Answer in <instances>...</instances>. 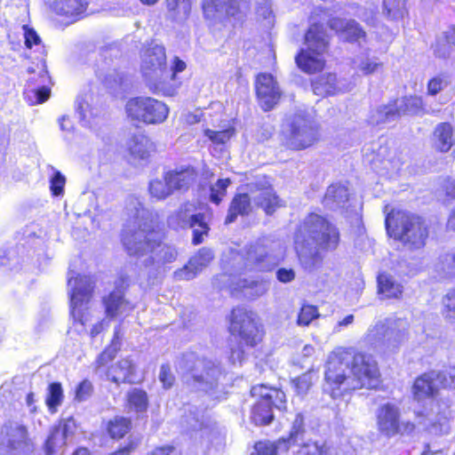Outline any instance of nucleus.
I'll use <instances>...</instances> for the list:
<instances>
[{
	"mask_svg": "<svg viewBox=\"0 0 455 455\" xmlns=\"http://www.w3.org/2000/svg\"><path fill=\"white\" fill-rule=\"evenodd\" d=\"M131 426L132 423L129 419L116 417L108 422V432L111 438L121 439L130 431Z\"/></svg>",
	"mask_w": 455,
	"mask_h": 455,
	"instance_id": "c03bdc74",
	"label": "nucleus"
},
{
	"mask_svg": "<svg viewBox=\"0 0 455 455\" xmlns=\"http://www.w3.org/2000/svg\"><path fill=\"white\" fill-rule=\"evenodd\" d=\"M377 426L379 431L387 437L411 433L414 429L412 423L400 421V409L390 403H385L378 409Z\"/></svg>",
	"mask_w": 455,
	"mask_h": 455,
	"instance_id": "dca6fc26",
	"label": "nucleus"
},
{
	"mask_svg": "<svg viewBox=\"0 0 455 455\" xmlns=\"http://www.w3.org/2000/svg\"><path fill=\"white\" fill-rule=\"evenodd\" d=\"M288 451V445L284 438L279 439L276 443L260 441L256 443L254 451L251 455H276L279 452Z\"/></svg>",
	"mask_w": 455,
	"mask_h": 455,
	"instance_id": "4c0bfd02",
	"label": "nucleus"
},
{
	"mask_svg": "<svg viewBox=\"0 0 455 455\" xmlns=\"http://www.w3.org/2000/svg\"><path fill=\"white\" fill-rule=\"evenodd\" d=\"M269 283L266 281H249L247 279H241L237 283V288L243 292L244 296L256 299L267 292Z\"/></svg>",
	"mask_w": 455,
	"mask_h": 455,
	"instance_id": "c9c22d12",
	"label": "nucleus"
},
{
	"mask_svg": "<svg viewBox=\"0 0 455 455\" xmlns=\"http://www.w3.org/2000/svg\"><path fill=\"white\" fill-rule=\"evenodd\" d=\"M350 361L351 352L344 349L335 350L328 357L323 390L334 399L352 390Z\"/></svg>",
	"mask_w": 455,
	"mask_h": 455,
	"instance_id": "6e6552de",
	"label": "nucleus"
},
{
	"mask_svg": "<svg viewBox=\"0 0 455 455\" xmlns=\"http://www.w3.org/2000/svg\"><path fill=\"white\" fill-rule=\"evenodd\" d=\"M356 68L363 75H371L382 68L383 63L376 56H371L370 50L361 52L355 61Z\"/></svg>",
	"mask_w": 455,
	"mask_h": 455,
	"instance_id": "f704fd0d",
	"label": "nucleus"
},
{
	"mask_svg": "<svg viewBox=\"0 0 455 455\" xmlns=\"http://www.w3.org/2000/svg\"><path fill=\"white\" fill-rule=\"evenodd\" d=\"M119 349L120 336L119 330L116 327L115 329V333L111 344L105 348V350L98 356L96 360V370L100 371L101 367L113 361Z\"/></svg>",
	"mask_w": 455,
	"mask_h": 455,
	"instance_id": "ea45409f",
	"label": "nucleus"
},
{
	"mask_svg": "<svg viewBox=\"0 0 455 455\" xmlns=\"http://www.w3.org/2000/svg\"><path fill=\"white\" fill-rule=\"evenodd\" d=\"M406 327L403 319L379 322L368 330L365 339L375 347L393 350L405 340Z\"/></svg>",
	"mask_w": 455,
	"mask_h": 455,
	"instance_id": "9d476101",
	"label": "nucleus"
},
{
	"mask_svg": "<svg viewBox=\"0 0 455 455\" xmlns=\"http://www.w3.org/2000/svg\"><path fill=\"white\" fill-rule=\"evenodd\" d=\"M191 0H166L167 9L176 20H185L191 9Z\"/></svg>",
	"mask_w": 455,
	"mask_h": 455,
	"instance_id": "a18cd8bd",
	"label": "nucleus"
},
{
	"mask_svg": "<svg viewBox=\"0 0 455 455\" xmlns=\"http://www.w3.org/2000/svg\"><path fill=\"white\" fill-rule=\"evenodd\" d=\"M166 173L173 192L187 191L196 182L198 176L196 169L191 166L177 168Z\"/></svg>",
	"mask_w": 455,
	"mask_h": 455,
	"instance_id": "393cba45",
	"label": "nucleus"
},
{
	"mask_svg": "<svg viewBox=\"0 0 455 455\" xmlns=\"http://www.w3.org/2000/svg\"><path fill=\"white\" fill-rule=\"evenodd\" d=\"M51 9L75 21L84 16L87 4L82 0H49Z\"/></svg>",
	"mask_w": 455,
	"mask_h": 455,
	"instance_id": "a878e982",
	"label": "nucleus"
},
{
	"mask_svg": "<svg viewBox=\"0 0 455 455\" xmlns=\"http://www.w3.org/2000/svg\"><path fill=\"white\" fill-rule=\"evenodd\" d=\"M52 175L50 178V189L54 196H60L63 195L64 187L66 184L65 176L58 170L51 167Z\"/></svg>",
	"mask_w": 455,
	"mask_h": 455,
	"instance_id": "3c124183",
	"label": "nucleus"
},
{
	"mask_svg": "<svg viewBox=\"0 0 455 455\" xmlns=\"http://www.w3.org/2000/svg\"><path fill=\"white\" fill-rule=\"evenodd\" d=\"M305 42L307 50H302L296 57L298 67L306 73H315L323 69L324 60L321 57L328 48V36L321 24H312L308 28Z\"/></svg>",
	"mask_w": 455,
	"mask_h": 455,
	"instance_id": "1a4fd4ad",
	"label": "nucleus"
},
{
	"mask_svg": "<svg viewBox=\"0 0 455 455\" xmlns=\"http://www.w3.org/2000/svg\"><path fill=\"white\" fill-rule=\"evenodd\" d=\"M128 405L131 410L137 412L145 411L148 408L147 393L141 389L134 388L128 393Z\"/></svg>",
	"mask_w": 455,
	"mask_h": 455,
	"instance_id": "09e8293b",
	"label": "nucleus"
},
{
	"mask_svg": "<svg viewBox=\"0 0 455 455\" xmlns=\"http://www.w3.org/2000/svg\"><path fill=\"white\" fill-rule=\"evenodd\" d=\"M272 390L273 387H269L265 385H258L251 387V394L254 397H259V401H267V403H269V399L271 400Z\"/></svg>",
	"mask_w": 455,
	"mask_h": 455,
	"instance_id": "0e129e2a",
	"label": "nucleus"
},
{
	"mask_svg": "<svg viewBox=\"0 0 455 455\" xmlns=\"http://www.w3.org/2000/svg\"><path fill=\"white\" fill-rule=\"evenodd\" d=\"M257 189L253 191L251 188V191L252 193V200L254 204L262 208L267 214H272L276 208L280 207V200L274 193V190L271 187L266 186V183L261 185L259 188L258 184H255Z\"/></svg>",
	"mask_w": 455,
	"mask_h": 455,
	"instance_id": "cd10ccee",
	"label": "nucleus"
},
{
	"mask_svg": "<svg viewBox=\"0 0 455 455\" xmlns=\"http://www.w3.org/2000/svg\"><path fill=\"white\" fill-rule=\"evenodd\" d=\"M315 95L327 97L344 93L352 89V84L346 78H338L334 73H324L311 82Z\"/></svg>",
	"mask_w": 455,
	"mask_h": 455,
	"instance_id": "f3484780",
	"label": "nucleus"
},
{
	"mask_svg": "<svg viewBox=\"0 0 455 455\" xmlns=\"http://www.w3.org/2000/svg\"><path fill=\"white\" fill-rule=\"evenodd\" d=\"M241 0H204L203 11L206 19L218 16H234L240 8Z\"/></svg>",
	"mask_w": 455,
	"mask_h": 455,
	"instance_id": "b1692460",
	"label": "nucleus"
},
{
	"mask_svg": "<svg viewBox=\"0 0 455 455\" xmlns=\"http://www.w3.org/2000/svg\"><path fill=\"white\" fill-rule=\"evenodd\" d=\"M433 140L435 148L443 153L448 152L455 142L452 126L449 123L437 124L434 131Z\"/></svg>",
	"mask_w": 455,
	"mask_h": 455,
	"instance_id": "c85d7f7f",
	"label": "nucleus"
},
{
	"mask_svg": "<svg viewBox=\"0 0 455 455\" xmlns=\"http://www.w3.org/2000/svg\"><path fill=\"white\" fill-rule=\"evenodd\" d=\"M398 117L404 115L418 116L427 113L423 108V100L420 97L410 96L397 100L395 102Z\"/></svg>",
	"mask_w": 455,
	"mask_h": 455,
	"instance_id": "2f4dec72",
	"label": "nucleus"
},
{
	"mask_svg": "<svg viewBox=\"0 0 455 455\" xmlns=\"http://www.w3.org/2000/svg\"><path fill=\"white\" fill-rule=\"evenodd\" d=\"M313 383V373L307 371L293 380L294 387L298 395H305Z\"/></svg>",
	"mask_w": 455,
	"mask_h": 455,
	"instance_id": "6e6d98bb",
	"label": "nucleus"
},
{
	"mask_svg": "<svg viewBox=\"0 0 455 455\" xmlns=\"http://www.w3.org/2000/svg\"><path fill=\"white\" fill-rule=\"evenodd\" d=\"M177 368L185 375L187 382L192 379L196 388L220 398L218 394L222 391L220 387L224 375L219 363L190 352L178 360Z\"/></svg>",
	"mask_w": 455,
	"mask_h": 455,
	"instance_id": "7ed1b4c3",
	"label": "nucleus"
},
{
	"mask_svg": "<svg viewBox=\"0 0 455 455\" xmlns=\"http://www.w3.org/2000/svg\"><path fill=\"white\" fill-rule=\"evenodd\" d=\"M271 400L269 399V406L271 408L274 406L278 410H284L285 409V402H286V396L285 394L277 388H273L271 391Z\"/></svg>",
	"mask_w": 455,
	"mask_h": 455,
	"instance_id": "680f3d73",
	"label": "nucleus"
},
{
	"mask_svg": "<svg viewBox=\"0 0 455 455\" xmlns=\"http://www.w3.org/2000/svg\"><path fill=\"white\" fill-rule=\"evenodd\" d=\"M443 305L446 308V318L455 323V290L447 293L443 299Z\"/></svg>",
	"mask_w": 455,
	"mask_h": 455,
	"instance_id": "bf43d9fd",
	"label": "nucleus"
},
{
	"mask_svg": "<svg viewBox=\"0 0 455 455\" xmlns=\"http://www.w3.org/2000/svg\"><path fill=\"white\" fill-rule=\"evenodd\" d=\"M443 191L444 192V201L450 203L455 199V180L446 179L442 185Z\"/></svg>",
	"mask_w": 455,
	"mask_h": 455,
	"instance_id": "774afa93",
	"label": "nucleus"
},
{
	"mask_svg": "<svg viewBox=\"0 0 455 455\" xmlns=\"http://www.w3.org/2000/svg\"><path fill=\"white\" fill-rule=\"evenodd\" d=\"M230 185L229 179L219 180L211 187L210 200L219 204L226 195V189Z\"/></svg>",
	"mask_w": 455,
	"mask_h": 455,
	"instance_id": "864d4df0",
	"label": "nucleus"
},
{
	"mask_svg": "<svg viewBox=\"0 0 455 455\" xmlns=\"http://www.w3.org/2000/svg\"><path fill=\"white\" fill-rule=\"evenodd\" d=\"M68 286L70 290V306L71 315L76 321L85 323L84 319L83 307L86 305L92 294L93 282L91 277L86 275H79L73 279L69 277Z\"/></svg>",
	"mask_w": 455,
	"mask_h": 455,
	"instance_id": "2eb2a0df",
	"label": "nucleus"
},
{
	"mask_svg": "<svg viewBox=\"0 0 455 455\" xmlns=\"http://www.w3.org/2000/svg\"><path fill=\"white\" fill-rule=\"evenodd\" d=\"M195 210L193 204L185 203L168 217L167 223L169 227L174 229L192 228L193 243L199 244L204 240L203 236L208 234L209 227L205 221L204 214L195 213Z\"/></svg>",
	"mask_w": 455,
	"mask_h": 455,
	"instance_id": "ddd939ff",
	"label": "nucleus"
},
{
	"mask_svg": "<svg viewBox=\"0 0 455 455\" xmlns=\"http://www.w3.org/2000/svg\"><path fill=\"white\" fill-rule=\"evenodd\" d=\"M256 92L259 104L265 111L271 109L281 97L277 83L268 74H260L257 76Z\"/></svg>",
	"mask_w": 455,
	"mask_h": 455,
	"instance_id": "a211bd4d",
	"label": "nucleus"
},
{
	"mask_svg": "<svg viewBox=\"0 0 455 455\" xmlns=\"http://www.w3.org/2000/svg\"><path fill=\"white\" fill-rule=\"evenodd\" d=\"M234 134V129H226L222 131L204 130V135L215 145H223L227 143Z\"/></svg>",
	"mask_w": 455,
	"mask_h": 455,
	"instance_id": "603ef678",
	"label": "nucleus"
},
{
	"mask_svg": "<svg viewBox=\"0 0 455 455\" xmlns=\"http://www.w3.org/2000/svg\"><path fill=\"white\" fill-rule=\"evenodd\" d=\"M213 252L211 249L202 248L194 255L187 265L174 272L177 280H191L195 278L213 259Z\"/></svg>",
	"mask_w": 455,
	"mask_h": 455,
	"instance_id": "aec40b11",
	"label": "nucleus"
},
{
	"mask_svg": "<svg viewBox=\"0 0 455 455\" xmlns=\"http://www.w3.org/2000/svg\"><path fill=\"white\" fill-rule=\"evenodd\" d=\"M386 228L409 251L424 248L429 235L428 225L422 217L404 211H392L387 214Z\"/></svg>",
	"mask_w": 455,
	"mask_h": 455,
	"instance_id": "20e7f679",
	"label": "nucleus"
},
{
	"mask_svg": "<svg viewBox=\"0 0 455 455\" xmlns=\"http://www.w3.org/2000/svg\"><path fill=\"white\" fill-rule=\"evenodd\" d=\"M159 379L163 383L164 388H170L174 382V376L171 372V368L168 364H163L159 372Z\"/></svg>",
	"mask_w": 455,
	"mask_h": 455,
	"instance_id": "69168bd1",
	"label": "nucleus"
},
{
	"mask_svg": "<svg viewBox=\"0 0 455 455\" xmlns=\"http://www.w3.org/2000/svg\"><path fill=\"white\" fill-rule=\"evenodd\" d=\"M297 455H328V447L323 443L300 441Z\"/></svg>",
	"mask_w": 455,
	"mask_h": 455,
	"instance_id": "8fccbe9b",
	"label": "nucleus"
},
{
	"mask_svg": "<svg viewBox=\"0 0 455 455\" xmlns=\"http://www.w3.org/2000/svg\"><path fill=\"white\" fill-rule=\"evenodd\" d=\"M103 305L107 317L111 319L125 317L133 309V306L124 298L121 291H114L104 297Z\"/></svg>",
	"mask_w": 455,
	"mask_h": 455,
	"instance_id": "5701e85b",
	"label": "nucleus"
},
{
	"mask_svg": "<svg viewBox=\"0 0 455 455\" xmlns=\"http://www.w3.org/2000/svg\"><path fill=\"white\" fill-rule=\"evenodd\" d=\"M51 90L47 86H41L37 89H30L26 92L28 101L31 105L46 101L50 97Z\"/></svg>",
	"mask_w": 455,
	"mask_h": 455,
	"instance_id": "5fc2aeb1",
	"label": "nucleus"
},
{
	"mask_svg": "<svg viewBox=\"0 0 455 455\" xmlns=\"http://www.w3.org/2000/svg\"><path fill=\"white\" fill-rule=\"evenodd\" d=\"M398 114L395 103L381 106L371 112L370 122L372 124H387L398 119Z\"/></svg>",
	"mask_w": 455,
	"mask_h": 455,
	"instance_id": "58836bf2",
	"label": "nucleus"
},
{
	"mask_svg": "<svg viewBox=\"0 0 455 455\" xmlns=\"http://www.w3.org/2000/svg\"><path fill=\"white\" fill-rule=\"evenodd\" d=\"M3 432L6 435V444L12 455L27 454L32 451V445L28 441L27 429L18 424L4 426Z\"/></svg>",
	"mask_w": 455,
	"mask_h": 455,
	"instance_id": "412c9836",
	"label": "nucleus"
},
{
	"mask_svg": "<svg viewBox=\"0 0 455 455\" xmlns=\"http://www.w3.org/2000/svg\"><path fill=\"white\" fill-rule=\"evenodd\" d=\"M141 72L153 92H162L165 96H172L175 93L176 86L167 85L171 75L168 71L164 46L155 44L144 52Z\"/></svg>",
	"mask_w": 455,
	"mask_h": 455,
	"instance_id": "423d86ee",
	"label": "nucleus"
},
{
	"mask_svg": "<svg viewBox=\"0 0 455 455\" xmlns=\"http://www.w3.org/2000/svg\"><path fill=\"white\" fill-rule=\"evenodd\" d=\"M67 425L54 426L51 429L50 435L45 442V452L47 455L53 454L58 448H61L66 443Z\"/></svg>",
	"mask_w": 455,
	"mask_h": 455,
	"instance_id": "e433bc0d",
	"label": "nucleus"
},
{
	"mask_svg": "<svg viewBox=\"0 0 455 455\" xmlns=\"http://www.w3.org/2000/svg\"><path fill=\"white\" fill-rule=\"evenodd\" d=\"M125 110L129 118L147 124H162L169 114V108L164 102L144 96L130 99Z\"/></svg>",
	"mask_w": 455,
	"mask_h": 455,
	"instance_id": "9b49d317",
	"label": "nucleus"
},
{
	"mask_svg": "<svg viewBox=\"0 0 455 455\" xmlns=\"http://www.w3.org/2000/svg\"><path fill=\"white\" fill-rule=\"evenodd\" d=\"M444 379L441 378L439 371H432L418 377L412 387L414 398L418 401L437 395Z\"/></svg>",
	"mask_w": 455,
	"mask_h": 455,
	"instance_id": "6ab92c4d",
	"label": "nucleus"
},
{
	"mask_svg": "<svg viewBox=\"0 0 455 455\" xmlns=\"http://www.w3.org/2000/svg\"><path fill=\"white\" fill-rule=\"evenodd\" d=\"M230 329L237 333L248 346H256L262 339L258 317L255 313L243 307H236L232 311Z\"/></svg>",
	"mask_w": 455,
	"mask_h": 455,
	"instance_id": "4468645a",
	"label": "nucleus"
},
{
	"mask_svg": "<svg viewBox=\"0 0 455 455\" xmlns=\"http://www.w3.org/2000/svg\"><path fill=\"white\" fill-rule=\"evenodd\" d=\"M132 205L135 211L133 228L125 230L122 238L127 253L140 258L150 252L151 255L145 259L147 267L173 262L178 252L174 247L160 243V235L155 230L149 212L138 201L132 202Z\"/></svg>",
	"mask_w": 455,
	"mask_h": 455,
	"instance_id": "f257e3e1",
	"label": "nucleus"
},
{
	"mask_svg": "<svg viewBox=\"0 0 455 455\" xmlns=\"http://www.w3.org/2000/svg\"><path fill=\"white\" fill-rule=\"evenodd\" d=\"M440 376L444 380L442 382L443 387H455V367H450L444 371H439Z\"/></svg>",
	"mask_w": 455,
	"mask_h": 455,
	"instance_id": "338daca9",
	"label": "nucleus"
},
{
	"mask_svg": "<svg viewBox=\"0 0 455 455\" xmlns=\"http://www.w3.org/2000/svg\"><path fill=\"white\" fill-rule=\"evenodd\" d=\"M278 262L279 257L269 250L262 241H257L243 251H231L228 265L233 273L267 272L272 270Z\"/></svg>",
	"mask_w": 455,
	"mask_h": 455,
	"instance_id": "0eeeda50",
	"label": "nucleus"
},
{
	"mask_svg": "<svg viewBox=\"0 0 455 455\" xmlns=\"http://www.w3.org/2000/svg\"><path fill=\"white\" fill-rule=\"evenodd\" d=\"M92 392V384L87 380H83L76 389V400L78 402L88 399Z\"/></svg>",
	"mask_w": 455,
	"mask_h": 455,
	"instance_id": "052dcab7",
	"label": "nucleus"
},
{
	"mask_svg": "<svg viewBox=\"0 0 455 455\" xmlns=\"http://www.w3.org/2000/svg\"><path fill=\"white\" fill-rule=\"evenodd\" d=\"M152 146V142L147 136L138 134L130 139L128 142V150L134 162L146 160L150 155Z\"/></svg>",
	"mask_w": 455,
	"mask_h": 455,
	"instance_id": "c756f323",
	"label": "nucleus"
},
{
	"mask_svg": "<svg viewBox=\"0 0 455 455\" xmlns=\"http://www.w3.org/2000/svg\"><path fill=\"white\" fill-rule=\"evenodd\" d=\"M251 211V197L248 194L236 195L230 204L226 223H232L238 215H248Z\"/></svg>",
	"mask_w": 455,
	"mask_h": 455,
	"instance_id": "473e14b6",
	"label": "nucleus"
},
{
	"mask_svg": "<svg viewBox=\"0 0 455 455\" xmlns=\"http://www.w3.org/2000/svg\"><path fill=\"white\" fill-rule=\"evenodd\" d=\"M379 292L387 299H397L403 293V285L391 275L382 273L378 276Z\"/></svg>",
	"mask_w": 455,
	"mask_h": 455,
	"instance_id": "72a5a7b5",
	"label": "nucleus"
},
{
	"mask_svg": "<svg viewBox=\"0 0 455 455\" xmlns=\"http://www.w3.org/2000/svg\"><path fill=\"white\" fill-rule=\"evenodd\" d=\"M438 267L447 275H455V252L447 253L440 258Z\"/></svg>",
	"mask_w": 455,
	"mask_h": 455,
	"instance_id": "4d7b16f0",
	"label": "nucleus"
},
{
	"mask_svg": "<svg viewBox=\"0 0 455 455\" xmlns=\"http://www.w3.org/2000/svg\"><path fill=\"white\" fill-rule=\"evenodd\" d=\"M22 28L24 30L25 44L28 48H32L33 45L39 46L41 44V38L35 29L26 25L23 26Z\"/></svg>",
	"mask_w": 455,
	"mask_h": 455,
	"instance_id": "e2e57ef3",
	"label": "nucleus"
},
{
	"mask_svg": "<svg viewBox=\"0 0 455 455\" xmlns=\"http://www.w3.org/2000/svg\"><path fill=\"white\" fill-rule=\"evenodd\" d=\"M347 200V188L340 184H332L327 188L323 203L326 208L336 210L343 207Z\"/></svg>",
	"mask_w": 455,
	"mask_h": 455,
	"instance_id": "7c9ffc66",
	"label": "nucleus"
},
{
	"mask_svg": "<svg viewBox=\"0 0 455 455\" xmlns=\"http://www.w3.org/2000/svg\"><path fill=\"white\" fill-rule=\"evenodd\" d=\"M318 312L317 308L314 306L304 305L298 317V323L299 325H308L310 322L317 317Z\"/></svg>",
	"mask_w": 455,
	"mask_h": 455,
	"instance_id": "13d9d810",
	"label": "nucleus"
},
{
	"mask_svg": "<svg viewBox=\"0 0 455 455\" xmlns=\"http://www.w3.org/2000/svg\"><path fill=\"white\" fill-rule=\"evenodd\" d=\"M305 433V417L302 413H297L292 420L290 435L288 438H284L288 445V449L291 444H299L300 441H303Z\"/></svg>",
	"mask_w": 455,
	"mask_h": 455,
	"instance_id": "37998d69",
	"label": "nucleus"
},
{
	"mask_svg": "<svg viewBox=\"0 0 455 455\" xmlns=\"http://www.w3.org/2000/svg\"><path fill=\"white\" fill-rule=\"evenodd\" d=\"M63 390L61 384L59 382L51 383L47 389L46 404L49 410L52 412L56 411L63 401Z\"/></svg>",
	"mask_w": 455,
	"mask_h": 455,
	"instance_id": "de8ad7c7",
	"label": "nucleus"
},
{
	"mask_svg": "<svg viewBox=\"0 0 455 455\" xmlns=\"http://www.w3.org/2000/svg\"><path fill=\"white\" fill-rule=\"evenodd\" d=\"M352 390L375 388L379 384V371L376 361L370 355L351 353L350 370Z\"/></svg>",
	"mask_w": 455,
	"mask_h": 455,
	"instance_id": "f8f14e48",
	"label": "nucleus"
},
{
	"mask_svg": "<svg viewBox=\"0 0 455 455\" xmlns=\"http://www.w3.org/2000/svg\"><path fill=\"white\" fill-rule=\"evenodd\" d=\"M318 139L317 126L304 111L289 114L284 118L281 140L287 148L303 150L313 146Z\"/></svg>",
	"mask_w": 455,
	"mask_h": 455,
	"instance_id": "39448f33",
	"label": "nucleus"
},
{
	"mask_svg": "<svg viewBox=\"0 0 455 455\" xmlns=\"http://www.w3.org/2000/svg\"><path fill=\"white\" fill-rule=\"evenodd\" d=\"M167 179V173L164 174L163 180L156 179L150 181L148 190L150 196L156 200H164L173 194L172 186Z\"/></svg>",
	"mask_w": 455,
	"mask_h": 455,
	"instance_id": "a19ab883",
	"label": "nucleus"
},
{
	"mask_svg": "<svg viewBox=\"0 0 455 455\" xmlns=\"http://www.w3.org/2000/svg\"><path fill=\"white\" fill-rule=\"evenodd\" d=\"M329 27L339 34V36L347 42H357L362 45L363 42L366 41V34L359 26V24L353 20H346L339 18H332L329 20Z\"/></svg>",
	"mask_w": 455,
	"mask_h": 455,
	"instance_id": "4be33fe9",
	"label": "nucleus"
},
{
	"mask_svg": "<svg viewBox=\"0 0 455 455\" xmlns=\"http://www.w3.org/2000/svg\"><path fill=\"white\" fill-rule=\"evenodd\" d=\"M339 241L337 228L323 217L311 213L295 233V250L300 265L307 271L318 268L323 262L319 248L334 249Z\"/></svg>",
	"mask_w": 455,
	"mask_h": 455,
	"instance_id": "f03ea898",
	"label": "nucleus"
},
{
	"mask_svg": "<svg viewBox=\"0 0 455 455\" xmlns=\"http://www.w3.org/2000/svg\"><path fill=\"white\" fill-rule=\"evenodd\" d=\"M405 13V0H383V14L388 19L397 20Z\"/></svg>",
	"mask_w": 455,
	"mask_h": 455,
	"instance_id": "49530a36",
	"label": "nucleus"
},
{
	"mask_svg": "<svg viewBox=\"0 0 455 455\" xmlns=\"http://www.w3.org/2000/svg\"><path fill=\"white\" fill-rule=\"evenodd\" d=\"M272 408L267 401H259L252 408L251 419L256 425H267L273 420Z\"/></svg>",
	"mask_w": 455,
	"mask_h": 455,
	"instance_id": "79ce46f5",
	"label": "nucleus"
},
{
	"mask_svg": "<svg viewBox=\"0 0 455 455\" xmlns=\"http://www.w3.org/2000/svg\"><path fill=\"white\" fill-rule=\"evenodd\" d=\"M135 365L129 358H124L106 371L107 379L116 385L134 382Z\"/></svg>",
	"mask_w": 455,
	"mask_h": 455,
	"instance_id": "bb28decb",
	"label": "nucleus"
}]
</instances>
